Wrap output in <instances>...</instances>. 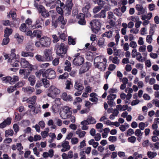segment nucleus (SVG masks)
Instances as JSON below:
<instances>
[{
  "label": "nucleus",
  "mask_w": 159,
  "mask_h": 159,
  "mask_svg": "<svg viewBox=\"0 0 159 159\" xmlns=\"http://www.w3.org/2000/svg\"><path fill=\"white\" fill-rule=\"evenodd\" d=\"M16 50L15 48L12 49L11 51L10 54L5 53L4 57L5 60L7 59V62L10 63V65L13 67H19V66L20 56L18 55L15 53Z\"/></svg>",
  "instance_id": "nucleus-1"
},
{
  "label": "nucleus",
  "mask_w": 159,
  "mask_h": 159,
  "mask_svg": "<svg viewBox=\"0 0 159 159\" xmlns=\"http://www.w3.org/2000/svg\"><path fill=\"white\" fill-rule=\"evenodd\" d=\"M51 43L50 39L47 36H43L39 39L38 41L35 43V46L37 47L47 48L49 47Z\"/></svg>",
  "instance_id": "nucleus-2"
},
{
  "label": "nucleus",
  "mask_w": 159,
  "mask_h": 159,
  "mask_svg": "<svg viewBox=\"0 0 159 159\" xmlns=\"http://www.w3.org/2000/svg\"><path fill=\"white\" fill-rule=\"evenodd\" d=\"M48 91L47 96L48 97L54 98L60 92V90L54 86H51L49 88L47 89Z\"/></svg>",
  "instance_id": "nucleus-3"
},
{
  "label": "nucleus",
  "mask_w": 159,
  "mask_h": 159,
  "mask_svg": "<svg viewBox=\"0 0 159 159\" xmlns=\"http://www.w3.org/2000/svg\"><path fill=\"white\" fill-rule=\"evenodd\" d=\"M57 48L56 52L57 54L63 57V55L65 54L67 51V47L64 43H61V44H57Z\"/></svg>",
  "instance_id": "nucleus-4"
},
{
  "label": "nucleus",
  "mask_w": 159,
  "mask_h": 159,
  "mask_svg": "<svg viewBox=\"0 0 159 159\" xmlns=\"http://www.w3.org/2000/svg\"><path fill=\"white\" fill-rule=\"evenodd\" d=\"M71 108L68 107H64L62 111L60 112V115L63 119H67L70 118L72 115Z\"/></svg>",
  "instance_id": "nucleus-5"
},
{
  "label": "nucleus",
  "mask_w": 159,
  "mask_h": 159,
  "mask_svg": "<svg viewBox=\"0 0 159 159\" xmlns=\"http://www.w3.org/2000/svg\"><path fill=\"white\" fill-rule=\"evenodd\" d=\"M43 77L49 79H53L56 77V72L52 69H48L43 74Z\"/></svg>",
  "instance_id": "nucleus-6"
},
{
  "label": "nucleus",
  "mask_w": 159,
  "mask_h": 159,
  "mask_svg": "<svg viewBox=\"0 0 159 159\" xmlns=\"http://www.w3.org/2000/svg\"><path fill=\"white\" fill-rule=\"evenodd\" d=\"M92 26L93 31L95 33L98 32L101 27V22L100 20L98 19L93 20L90 23Z\"/></svg>",
  "instance_id": "nucleus-7"
},
{
  "label": "nucleus",
  "mask_w": 159,
  "mask_h": 159,
  "mask_svg": "<svg viewBox=\"0 0 159 159\" xmlns=\"http://www.w3.org/2000/svg\"><path fill=\"white\" fill-rule=\"evenodd\" d=\"M80 53H77L75 55V58L73 60V64L76 66H80L84 62V58L80 56Z\"/></svg>",
  "instance_id": "nucleus-8"
},
{
  "label": "nucleus",
  "mask_w": 159,
  "mask_h": 159,
  "mask_svg": "<svg viewBox=\"0 0 159 159\" xmlns=\"http://www.w3.org/2000/svg\"><path fill=\"white\" fill-rule=\"evenodd\" d=\"M20 64L23 68H28L30 70H32L33 69L32 65L25 58H21Z\"/></svg>",
  "instance_id": "nucleus-9"
},
{
  "label": "nucleus",
  "mask_w": 159,
  "mask_h": 159,
  "mask_svg": "<svg viewBox=\"0 0 159 159\" xmlns=\"http://www.w3.org/2000/svg\"><path fill=\"white\" fill-rule=\"evenodd\" d=\"M52 48L46 49L44 51V54L45 56L46 61H51L52 59Z\"/></svg>",
  "instance_id": "nucleus-10"
},
{
  "label": "nucleus",
  "mask_w": 159,
  "mask_h": 159,
  "mask_svg": "<svg viewBox=\"0 0 159 159\" xmlns=\"http://www.w3.org/2000/svg\"><path fill=\"white\" fill-rule=\"evenodd\" d=\"M61 146L62 148L61 151L62 152H64L69 150L70 148L68 141H64L61 143Z\"/></svg>",
  "instance_id": "nucleus-11"
},
{
  "label": "nucleus",
  "mask_w": 159,
  "mask_h": 159,
  "mask_svg": "<svg viewBox=\"0 0 159 159\" xmlns=\"http://www.w3.org/2000/svg\"><path fill=\"white\" fill-rule=\"evenodd\" d=\"M116 97V95L115 94H110L107 96V99L108 100L107 102L109 105L111 107L115 105L114 100Z\"/></svg>",
  "instance_id": "nucleus-12"
},
{
  "label": "nucleus",
  "mask_w": 159,
  "mask_h": 159,
  "mask_svg": "<svg viewBox=\"0 0 159 159\" xmlns=\"http://www.w3.org/2000/svg\"><path fill=\"white\" fill-rule=\"evenodd\" d=\"M94 64H96L103 62H107V60L103 56H99L96 57L94 60Z\"/></svg>",
  "instance_id": "nucleus-13"
},
{
  "label": "nucleus",
  "mask_w": 159,
  "mask_h": 159,
  "mask_svg": "<svg viewBox=\"0 0 159 159\" xmlns=\"http://www.w3.org/2000/svg\"><path fill=\"white\" fill-rule=\"evenodd\" d=\"M31 71L29 69V70L26 69H20L19 73L20 75L24 74V76L23 78L24 79H27L29 76L30 74Z\"/></svg>",
  "instance_id": "nucleus-14"
},
{
  "label": "nucleus",
  "mask_w": 159,
  "mask_h": 159,
  "mask_svg": "<svg viewBox=\"0 0 159 159\" xmlns=\"http://www.w3.org/2000/svg\"><path fill=\"white\" fill-rule=\"evenodd\" d=\"M142 56L141 53L140 52H138L135 57L136 60L139 62H144L147 60L148 56L145 55V56Z\"/></svg>",
  "instance_id": "nucleus-15"
},
{
  "label": "nucleus",
  "mask_w": 159,
  "mask_h": 159,
  "mask_svg": "<svg viewBox=\"0 0 159 159\" xmlns=\"http://www.w3.org/2000/svg\"><path fill=\"white\" fill-rule=\"evenodd\" d=\"M79 20L78 23L81 25H85L86 24V21L84 19V15L82 13H80L76 16Z\"/></svg>",
  "instance_id": "nucleus-16"
},
{
  "label": "nucleus",
  "mask_w": 159,
  "mask_h": 159,
  "mask_svg": "<svg viewBox=\"0 0 159 159\" xmlns=\"http://www.w3.org/2000/svg\"><path fill=\"white\" fill-rule=\"evenodd\" d=\"M39 13H41L42 16L44 17H48L49 15L48 11L46 10L44 7L42 6H39Z\"/></svg>",
  "instance_id": "nucleus-17"
},
{
  "label": "nucleus",
  "mask_w": 159,
  "mask_h": 159,
  "mask_svg": "<svg viewBox=\"0 0 159 159\" xmlns=\"http://www.w3.org/2000/svg\"><path fill=\"white\" fill-rule=\"evenodd\" d=\"M11 119L8 117L0 124V128H3L7 125H9L11 123Z\"/></svg>",
  "instance_id": "nucleus-18"
},
{
  "label": "nucleus",
  "mask_w": 159,
  "mask_h": 159,
  "mask_svg": "<svg viewBox=\"0 0 159 159\" xmlns=\"http://www.w3.org/2000/svg\"><path fill=\"white\" fill-rule=\"evenodd\" d=\"M107 62L94 64L95 66L101 71H104L106 68Z\"/></svg>",
  "instance_id": "nucleus-19"
},
{
  "label": "nucleus",
  "mask_w": 159,
  "mask_h": 159,
  "mask_svg": "<svg viewBox=\"0 0 159 159\" xmlns=\"http://www.w3.org/2000/svg\"><path fill=\"white\" fill-rule=\"evenodd\" d=\"M89 100L93 102L96 103L98 101L97 95L95 93H91L89 94Z\"/></svg>",
  "instance_id": "nucleus-20"
},
{
  "label": "nucleus",
  "mask_w": 159,
  "mask_h": 159,
  "mask_svg": "<svg viewBox=\"0 0 159 159\" xmlns=\"http://www.w3.org/2000/svg\"><path fill=\"white\" fill-rule=\"evenodd\" d=\"M139 52L142 53L143 56H148V52L146 51V46L145 45H143L140 46L139 48Z\"/></svg>",
  "instance_id": "nucleus-21"
},
{
  "label": "nucleus",
  "mask_w": 159,
  "mask_h": 159,
  "mask_svg": "<svg viewBox=\"0 0 159 159\" xmlns=\"http://www.w3.org/2000/svg\"><path fill=\"white\" fill-rule=\"evenodd\" d=\"M61 98L65 101H71L72 100V97L70 95H67L66 92L63 93L61 95Z\"/></svg>",
  "instance_id": "nucleus-22"
},
{
  "label": "nucleus",
  "mask_w": 159,
  "mask_h": 159,
  "mask_svg": "<svg viewBox=\"0 0 159 159\" xmlns=\"http://www.w3.org/2000/svg\"><path fill=\"white\" fill-rule=\"evenodd\" d=\"M109 60L115 64H118L120 62V59L116 56H110Z\"/></svg>",
  "instance_id": "nucleus-23"
},
{
  "label": "nucleus",
  "mask_w": 159,
  "mask_h": 159,
  "mask_svg": "<svg viewBox=\"0 0 159 159\" xmlns=\"http://www.w3.org/2000/svg\"><path fill=\"white\" fill-rule=\"evenodd\" d=\"M66 66L64 67V70L68 72H70L71 70V64L68 60H66L65 63Z\"/></svg>",
  "instance_id": "nucleus-24"
},
{
  "label": "nucleus",
  "mask_w": 159,
  "mask_h": 159,
  "mask_svg": "<svg viewBox=\"0 0 159 159\" xmlns=\"http://www.w3.org/2000/svg\"><path fill=\"white\" fill-rule=\"evenodd\" d=\"M22 90L25 92L31 94L34 91V89L33 87L28 86L25 88H22Z\"/></svg>",
  "instance_id": "nucleus-25"
},
{
  "label": "nucleus",
  "mask_w": 159,
  "mask_h": 159,
  "mask_svg": "<svg viewBox=\"0 0 159 159\" xmlns=\"http://www.w3.org/2000/svg\"><path fill=\"white\" fill-rule=\"evenodd\" d=\"M136 9L139 11V14L144 13L145 9L143 8L142 6L140 4H137L135 6Z\"/></svg>",
  "instance_id": "nucleus-26"
},
{
  "label": "nucleus",
  "mask_w": 159,
  "mask_h": 159,
  "mask_svg": "<svg viewBox=\"0 0 159 159\" xmlns=\"http://www.w3.org/2000/svg\"><path fill=\"white\" fill-rule=\"evenodd\" d=\"M74 88L77 90L82 91L84 89L83 85L81 84L76 82L74 85Z\"/></svg>",
  "instance_id": "nucleus-27"
},
{
  "label": "nucleus",
  "mask_w": 159,
  "mask_h": 159,
  "mask_svg": "<svg viewBox=\"0 0 159 159\" xmlns=\"http://www.w3.org/2000/svg\"><path fill=\"white\" fill-rule=\"evenodd\" d=\"M75 133L76 134L78 135L79 138H82L85 136L86 132L84 131H82L80 129H78L75 132Z\"/></svg>",
  "instance_id": "nucleus-28"
},
{
  "label": "nucleus",
  "mask_w": 159,
  "mask_h": 159,
  "mask_svg": "<svg viewBox=\"0 0 159 159\" xmlns=\"http://www.w3.org/2000/svg\"><path fill=\"white\" fill-rule=\"evenodd\" d=\"M42 35V31L41 30H34L33 32V36L35 37L36 36L37 38H41V36Z\"/></svg>",
  "instance_id": "nucleus-29"
},
{
  "label": "nucleus",
  "mask_w": 159,
  "mask_h": 159,
  "mask_svg": "<svg viewBox=\"0 0 159 159\" xmlns=\"http://www.w3.org/2000/svg\"><path fill=\"white\" fill-rule=\"evenodd\" d=\"M128 107L127 105H124L123 106L119 104L116 106V108L118 111H125L126 110Z\"/></svg>",
  "instance_id": "nucleus-30"
},
{
  "label": "nucleus",
  "mask_w": 159,
  "mask_h": 159,
  "mask_svg": "<svg viewBox=\"0 0 159 159\" xmlns=\"http://www.w3.org/2000/svg\"><path fill=\"white\" fill-rule=\"evenodd\" d=\"M148 157L151 159L155 158L157 155V153L155 152L148 151L147 152Z\"/></svg>",
  "instance_id": "nucleus-31"
},
{
  "label": "nucleus",
  "mask_w": 159,
  "mask_h": 159,
  "mask_svg": "<svg viewBox=\"0 0 159 159\" xmlns=\"http://www.w3.org/2000/svg\"><path fill=\"white\" fill-rule=\"evenodd\" d=\"M36 99L37 97L35 95L29 98L27 103L31 104L32 105L34 104L36 102Z\"/></svg>",
  "instance_id": "nucleus-32"
},
{
  "label": "nucleus",
  "mask_w": 159,
  "mask_h": 159,
  "mask_svg": "<svg viewBox=\"0 0 159 159\" xmlns=\"http://www.w3.org/2000/svg\"><path fill=\"white\" fill-rule=\"evenodd\" d=\"M16 9L12 10L10 11L9 14L7 15V16L9 17H11L13 19L16 18Z\"/></svg>",
  "instance_id": "nucleus-33"
},
{
  "label": "nucleus",
  "mask_w": 159,
  "mask_h": 159,
  "mask_svg": "<svg viewBox=\"0 0 159 159\" xmlns=\"http://www.w3.org/2000/svg\"><path fill=\"white\" fill-rule=\"evenodd\" d=\"M12 31L11 29L7 28L4 30V37H8L12 34Z\"/></svg>",
  "instance_id": "nucleus-34"
},
{
  "label": "nucleus",
  "mask_w": 159,
  "mask_h": 159,
  "mask_svg": "<svg viewBox=\"0 0 159 159\" xmlns=\"http://www.w3.org/2000/svg\"><path fill=\"white\" fill-rule=\"evenodd\" d=\"M81 124L82 125L81 127V129L83 130H86L88 129V127L87 125H89L88 122L84 120L81 122Z\"/></svg>",
  "instance_id": "nucleus-35"
},
{
  "label": "nucleus",
  "mask_w": 159,
  "mask_h": 159,
  "mask_svg": "<svg viewBox=\"0 0 159 159\" xmlns=\"http://www.w3.org/2000/svg\"><path fill=\"white\" fill-rule=\"evenodd\" d=\"M85 120L88 122L89 125L95 124L96 122V120L91 116H88L87 120Z\"/></svg>",
  "instance_id": "nucleus-36"
},
{
  "label": "nucleus",
  "mask_w": 159,
  "mask_h": 159,
  "mask_svg": "<svg viewBox=\"0 0 159 159\" xmlns=\"http://www.w3.org/2000/svg\"><path fill=\"white\" fill-rule=\"evenodd\" d=\"M88 143L89 145H92L94 148H96L98 146L99 143L97 142L94 141V139H91L88 141Z\"/></svg>",
  "instance_id": "nucleus-37"
},
{
  "label": "nucleus",
  "mask_w": 159,
  "mask_h": 159,
  "mask_svg": "<svg viewBox=\"0 0 159 159\" xmlns=\"http://www.w3.org/2000/svg\"><path fill=\"white\" fill-rule=\"evenodd\" d=\"M17 148L19 152V154L20 155L23 154L24 152L22 151L23 149V147L22 145V144L20 143H16Z\"/></svg>",
  "instance_id": "nucleus-38"
},
{
  "label": "nucleus",
  "mask_w": 159,
  "mask_h": 159,
  "mask_svg": "<svg viewBox=\"0 0 159 159\" xmlns=\"http://www.w3.org/2000/svg\"><path fill=\"white\" fill-rule=\"evenodd\" d=\"M152 16V13L149 12L147 15L142 16L141 19L142 20H144L146 19L149 20L151 19Z\"/></svg>",
  "instance_id": "nucleus-39"
},
{
  "label": "nucleus",
  "mask_w": 159,
  "mask_h": 159,
  "mask_svg": "<svg viewBox=\"0 0 159 159\" xmlns=\"http://www.w3.org/2000/svg\"><path fill=\"white\" fill-rule=\"evenodd\" d=\"M105 11V10H102L99 13L96 15L95 17L97 18H105L106 16Z\"/></svg>",
  "instance_id": "nucleus-40"
},
{
  "label": "nucleus",
  "mask_w": 159,
  "mask_h": 159,
  "mask_svg": "<svg viewBox=\"0 0 159 159\" xmlns=\"http://www.w3.org/2000/svg\"><path fill=\"white\" fill-rule=\"evenodd\" d=\"M35 78L34 76L31 75L28 78V80L30 82V84L33 86L35 83Z\"/></svg>",
  "instance_id": "nucleus-41"
},
{
  "label": "nucleus",
  "mask_w": 159,
  "mask_h": 159,
  "mask_svg": "<svg viewBox=\"0 0 159 159\" xmlns=\"http://www.w3.org/2000/svg\"><path fill=\"white\" fill-rule=\"evenodd\" d=\"M76 39H73L71 37L69 36L68 38V43L69 45H74L76 43Z\"/></svg>",
  "instance_id": "nucleus-42"
},
{
  "label": "nucleus",
  "mask_w": 159,
  "mask_h": 159,
  "mask_svg": "<svg viewBox=\"0 0 159 159\" xmlns=\"http://www.w3.org/2000/svg\"><path fill=\"white\" fill-rule=\"evenodd\" d=\"M35 58L38 61L43 62L46 61V59L44 57L41 55L37 54L35 57Z\"/></svg>",
  "instance_id": "nucleus-43"
},
{
  "label": "nucleus",
  "mask_w": 159,
  "mask_h": 159,
  "mask_svg": "<svg viewBox=\"0 0 159 159\" xmlns=\"http://www.w3.org/2000/svg\"><path fill=\"white\" fill-rule=\"evenodd\" d=\"M12 78L10 76H7L5 77H3L2 78V80L3 82L7 83H11V80Z\"/></svg>",
  "instance_id": "nucleus-44"
},
{
  "label": "nucleus",
  "mask_w": 159,
  "mask_h": 159,
  "mask_svg": "<svg viewBox=\"0 0 159 159\" xmlns=\"http://www.w3.org/2000/svg\"><path fill=\"white\" fill-rule=\"evenodd\" d=\"M21 56L24 57H33L34 56V53L31 52H26L22 51L21 52Z\"/></svg>",
  "instance_id": "nucleus-45"
},
{
  "label": "nucleus",
  "mask_w": 159,
  "mask_h": 159,
  "mask_svg": "<svg viewBox=\"0 0 159 159\" xmlns=\"http://www.w3.org/2000/svg\"><path fill=\"white\" fill-rule=\"evenodd\" d=\"M42 82L43 84L44 87L46 88H48L50 86V83L49 80L46 79H42Z\"/></svg>",
  "instance_id": "nucleus-46"
},
{
  "label": "nucleus",
  "mask_w": 159,
  "mask_h": 159,
  "mask_svg": "<svg viewBox=\"0 0 159 159\" xmlns=\"http://www.w3.org/2000/svg\"><path fill=\"white\" fill-rule=\"evenodd\" d=\"M14 134V132L13 130L11 129L6 130L5 132V136L6 137H8L9 136H12Z\"/></svg>",
  "instance_id": "nucleus-47"
},
{
  "label": "nucleus",
  "mask_w": 159,
  "mask_h": 159,
  "mask_svg": "<svg viewBox=\"0 0 159 159\" xmlns=\"http://www.w3.org/2000/svg\"><path fill=\"white\" fill-rule=\"evenodd\" d=\"M145 123L141 122L139 123V129L141 130H143L144 129L145 127H147L148 125V122H146Z\"/></svg>",
  "instance_id": "nucleus-48"
},
{
  "label": "nucleus",
  "mask_w": 159,
  "mask_h": 159,
  "mask_svg": "<svg viewBox=\"0 0 159 159\" xmlns=\"http://www.w3.org/2000/svg\"><path fill=\"white\" fill-rule=\"evenodd\" d=\"M88 70V68L87 66H83L81 68L80 70L79 73L80 74L84 73Z\"/></svg>",
  "instance_id": "nucleus-49"
},
{
  "label": "nucleus",
  "mask_w": 159,
  "mask_h": 159,
  "mask_svg": "<svg viewBox=\"0 0 159 159\" xmlns=\"http://www.w3.org/2000/svg\"><path fill=\"white\" fill-rule=\"evenodd\" d=\"M90 8V5L87 4L82 9V11L84 14H88L89 12V10Z\"/></svg>",
  "instance_id": "nucleus-50"
},
{
  "label": "nucleus",
  "mask_w": 159,
  "mask_h": 159,
  "mask_svg": "<svg viewBox=\"0 0 159 159\" xmlns=\"http://www.w3.org/2000/svg\"><path fill=\"white\" fill-rule=\"evenodd\" d=\"M112 32L111 31L104 33L102 34L103 37H106L108 38H110L112 37Z\"/></svg>",
  "instance_id": "nucleus-51"
},
{
  "label": "nucleus",
  "mask_w": 159,
  "mask_h": 159,
  "mask_svg": "<svg viewBox=\"0 0 159 159\" xmlns=\"http://www.w3.org/2000/svg\"><path fill=\"white\" fill-rule=\"evenodd\" d=\"M133 156L134 159H139L142 158L143 157V155L142 154H139L138 152H135L134 153Z\"/></svg>",
  "instance_id": "nucleus-52"
},
{
  "label": "nucleus",
  "mask_w": 159,
  "mask_h": 159,
  "mask_svg": "<svg viewBox=\"0 0 159 159\" xmlns=\"http://www.w3.org/2000/svg\"><path fill=\"white\" fill-rule=\"evenodd\" d=\"M14 37L15 38L17 39V40L18 42H22L23 40V37L22 36H20L18 34H16Z\"/></svg>",
  "instance_id": "nucleus-53"
},
{
  "label": "nucleus",
  "mask_w": 159,
  "mask_h": 159,
  "mask_svg": "<svg viewBox=\"0 0 159 159\" xmlns=\"http://www.w3.org/2000/svg\"><path fill=\"white\" fill-rule=\"evenodd\" d=\"M58 20L63 25H65L66 23V20L64 19V17L62 15H61V16L59 17Z\"/></svg>",
  "instance_id": "nucleus-54"
},
{
  "label": "nucleus",
  "mask_w": 159,
  "mask_h": 159,
  "mask_svg": "<svg viewBox=\"0 0 159 159\" xmlns=\"http://www.w3.org/2000/svg\"><path fill=\"white\" fill-rule=\"evenodd\" d=\"M69 76V74L68 73L66 72L63 74L59 76V79L62 80H64L67 79Z\"/></svg>",
  "instance_id": "nucleus-55"
},
{
  "label": "nucleus",
  "mask_w": 159,
  "mask_h": 159,
  "mask_svg": "<svg viewBox=\"0 0 159 159\" xmlns=\"http://www.w3.org/2000/svg\"><path fill=\"white\" fill-rule=\"evenodd\" d=\"M143 133L141 132V130L139 129H137L135 131L134 134L137 137H140L142 136Z\"/></svg>",
  "instance_id": "nucleus-56"
},
{
  "label": "nucleus",
  "mask_w": 159,
  "mask_h": 159,
  "mask_svg": "<svg viewBox=\"0 0 159 159\" xmlns=\"http://www.w3.org/2000/svg\"><path fill=\"white\" fill-rule=\"evenodd\" d=\"M20 30L22 32H26L27 30L26 25L25 23L22 24L20 27Z\"/></svg>",
  "instance_id": "nucleus-57"
},
{
  "label": "nucleus",
  "mask_w": 159,
  "mask_h": 159,
  "mask_svg": "<svg viewBox=\"0 0 159 159\" xmlns=\"http://www.w3.org/2000/svg\"><path fill=\"white\" fill-rule=\"evenodd\" d=\"M152 36L150 35H148L146 38V41L148 43L150 44L152 43Z\"/></svg>",
  "instance_id": "nucleus-58"
},
{
  "label": "nucleus",
  "mask_w": 159,
  "mask_h": 159,
  "mask_svg": "<svg viewBox=\"0 0 159 159\" xmlns=\"http://www.w3.org/2000/svg\"><path fill=\"white\" fill-rule=\"evenodd\" d=\"M129 20L134 22H136L137 21L139 20V17L137 16H131L129 17Z\"/></svg>",
  "instance_id": "nucleus-59"
},
{
  "label": "nucleus",
  "mask_w": 159,
  "mask_h": 159,
  "mask_svg": "<svg viewBox=\"0 0 159 159\" xmlns=\"http://www.w3.org/2000/svg\"><path fill=\"white\" fill-rule=\"evenodd\" d=\"M9 38L8 37H5V38L3 39L2 45H7L9 42Z\"/></svg>",
  "instance_id": "nucleus-60"
},
{
  "label": "nucleus",
  "mask_w": 159,
  "mask_h": 159,
  "mask_svg": "<svg viewBox=\"0 0 159 159\" xmlns=\"http://www.w3.org/2000/svg\"><path fill=\"white\" fill-rule=\"evenodd\" d=\"M84 151L83 150H81L80 152V159H86V156Z\"/></svg>",
  "instance_id": "nucleus-61"
},
{
  "label": "nucleus",
  "mask_w": 159,
  "mask_h": 159,
  "mask_svg": "<svg viewBox=\"0 0 159 159\" xmlns=\"http://www.w3.org/2000/svg\"><path fill=\"white\" fill-rule=\"evenodd\" d=\"M79 142V139L76 137L72 138L71 140V143L72 144L75 145L77 144Z\"/></svg>",
  "instance_id": "nucleus-62"
},
{
  "label": "nucleus",
  "mask_w": 159,
  "mask_h": 159,
  "mask_svg": "<svg viewBox=\"0 0 159 159\" xmlns=\"http://www.w3.org/2000/svg\"><path fill=\"white\" fill-rule=\"evenodd\" d=\"M72 83L69 80H67L66 81V89L69 90L70 89V86L72 85Z\"/></svg>",
  "instance_id": "nucleus-63"
},
{
  "label": "nucleus",
  "mask_w": 159,
  "mask_h": 159,
  "mask_svg": "<svg viewBox=\"0 0 159 159\" xmlns=\"http://www.w3.org/2000/svg\"><path fill=\"white\" fill-rule=\"evenodd\" d=\"M49 136L51 138V139L48 141V142L49 143H51L53 141L56 137V136L54 133H50L49 134Z\"/></svg>",
  "instance_id": "nucleus-64"
}]
</instances>
